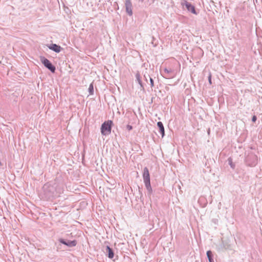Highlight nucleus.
<instances>
[{
  "label": "nucleus",
  "mask_w": 262,
  "mask_h": 262,
  "mask_svg": "<svg viewBox=\"0 0 262 262\" xmlns=\"http://www.w3.org/2000/svg\"><path fill=\"white\" fill-rule=\"evenodd\" d=\"M157 126L159 129V132L163 138L165 136V130L163 124L162 122L159 121L157 122Z\"/></svg>",
  "instance_id": "13"
},
{
  "label": "nucleus",
  "mask_w": 262,
  "mask_h": 262,
  "mask_svg": "<svg viewBox=\"0 0 262 262\" xmlns=\"http://www.w3.org/2000/svg\"><path fill=\"white\" fill-rule=\"evenodd\" d=\"M207 256L209 262H214L213 260V255L211 250H208L207 251Z\"/></svg>",
  "instance_id": "15"
},
{
  "label": "nucleus",
  "mask_w": 262,
  "mask_h": 262,
  "mask_svg": "<svg viewBox=\"0 0 262 262\" xmlns=\"http://www.w3.org/2000/svg\"><path fill=\"white\" fill-rule=\"evenodd\" d=\"M149 81H150V85L151 88H152L154 86V79L152 78H149Z\"/></svg>",
  "instance_id": "19"
},
{
  "label": "nucleus",
  "mask_w": 262,
  "mask_h": 262,
  "mask_svg": "<svg viewBox=\"0 0 262 262\" xmlns=\"http://www.w3.org/2000/svg\"><path fill=\"white\" fill-rule=\"evenodd\" d=\"M223 247L225 249H227L229 248V245H225L224 241H223Z\"/></svg>",
  "instance_id": "24"
},
{
  "label": "nucleus",
  "mask_w": 262,
  "mask_h": 262,
  "mask_svg": "<svg viewBox=\"0 0 262 262\" xmlns=\"http://www.w3.org/2000/svg\"><path fill=\"white\" fill-rule=\"evenodd\" d=\"M53 185L55 186L56 198L59 197L64 191L63 184L62 183H57L55 182L53 183Z\"/></svg>",
  "instance_id": "7"
},
{
  "label": "nucleus",
  "mask_w": 262,
  "mask_h": 262,
  "mask_svg": "<svg viewBox=\"0 0 262 262\" xmlns=\"http://www.w3.org/2000/svg\"><path fill=\"white\" fill-rule=\"evenodd\" d=\"M246 162L249 166L253 167L258 162V157L256 155L251 153L246 158Z\"/></svg>",
  "instance_id": "4"
},
{
  "label": "nucleus",
  "mask_w": 262,
  "mask_h": 262,
  "mask_svg": "<svg viewBox=\"0 0 262 262\" xmlns=\"http://www.w3.org/2000/svg\"><path fill=\"white\" fill-rule=\"evenodd\" d=\"M88 91L90 95H93L94 94V86L93 83L90 84Z\"/></svg>",
  "instance_id": "16"
},
{
  "label": "nucleus",
  "mask_w": 262,
  "mask_h": 262,
  "mask_svg": "<svg viewBox=\"0 0 262 262\" xmlns=\"http://www.w3.org/2000/svg\"><path fill=\"white\" fill-rule=\"evenodd\" d=\"M139 1H141V2H143L144 0H139Z\"/></svg>",
  "instance_id": "28"
},
{
  "label": "nucleus",
  "mask_w": 262,
  "mask_h": 262,
  "mask_svg": "<svg viewBox=\"0 0 262 262\" xmlns=\"http://www.w3.org/2000/svg\"><path fill=\"white\" fill-rule=\"evenodd\" d=\"M47 47L49 49L54 51L56 53H59L62 50V48L59 45L55 43L50 44V45H48Z\"/></svg>",
  "instance_id": "10"
},
{
  "label": "nucleus",
  "mask_w": 262,
  "mask_h": 262,
  "mask_svg": "<svg viewBox=\"0 0 262 262\" xmlns=\"http://www.w3.org/2000/svg\"><path fill=\"white\" fill-rule=\"evenodd\" d=\"M106 255L110 259H113L114 257V251L113 249L107 245L105 246V249L104 251Z\"/></svg>",
  "instance_id": "8"
},
{
  "label": "nucleus",
  "mask_w": 262,
  "mask_h": 262,
  "mask_svg": "<svg viewBox=\"0 0 262 262\" xmlns=\"http://www.w3.org/2000/svg\"><path fill=\"white\" fill-rule=\"evenodd\" d=\"M181 5L183 8L185 7L188 11L191 12L192 13L195 15L198 14L194 6L187 1H184L182 2L181 3Z\"/></svg>",
  "instance_id": "6"
},
{
  "label": "nucleus",
  "mask_w": 262,
  "mask_h": 262,
  "mask_svg": "<svg viewBox=\"0 0 262 262\" xmlns=\"http://www.w3.org/2000/svg\"><path fill=\"white\" fill-rule=\"evenodd\" d=\"M126 128L128 130H131L132 129H133V126L130 125H127L126 126Z\"/></svg>",
  "instance_id": "23"
},
{
  "label": "nucleus",
  "mask_w": 262,
  "mask_h": 262,
  "mask_svg": "<svg viewBox=\"0 0 262 262\" xmlns=\"http://www.w3.org/2000/svg\"><path fill=\"white\" fill-rule=\"evenodd\" d=\"M143 179L144 182L150 181V174L147 167H145L143 169Z\"/></svg>",
  "instance_id": "11"
},
{
  "label": "nucleus",
  "mask_w": 262,
  "mask_h": 262,
  "mask_svg": "<svg viewBox=\"0 0 262 262\" xmlns=\"http://www.w3.org/2000/svg\"><path fill=\"white\" fill-rule=\"evenodd\" d=\"M164 72L166 73H170L172 72L171 70L170 69H168L167 68H165L164 70Z\"/></svg>",
  "instance_id": "21"
},
{
  "label": "nucleus",
  "mask_w": 262,
  "mask_h": 262,
  "mask_svg": "<svg viewBox=\"0 0 262 262\" xmlns=\"http://www.w3.org/2000/svg\"><path fill=\"white\" fill-rule=\"evenodd\" d=\"M113 121L108 120L103 122L101 127V133L103 136L108 135L111 133Z\"/></svg>",
  "instance_id": "2"
},
{
  "label": "nucleus",
  "mask_w": 262,
  "mask_h": 262,
  "mask_svg": "<svg viewBox=\"0 0 262 262\" xmlns=\"http://www.w3.org/2000/svg\"><path fill=\"white\" fill-rule=\"evenodd\" d=\"M145 187L147 190L148 195H150L152 193V189L150 185V181L144 182Z\"/></svg>",
  "instance_id": "14"
},
{
  "label": "nucleus",
  "mask_w": 262,
  "mask_h": 262,
  "mask_svg": "<svg viewBox=\"0 0 262 262\" xmlns=\"http://www.w3.org/2000/svg\"><path fill=\"white\" fill-rule=\"evenodd\" d=\"M150 78V75L148 74H145L144 75V80L146 82H148V79Z\"/></svg>",
  "instance_id": "18"
},
{
  "label": "nucleus",
  "mask_w": 262,
  "mask_h": 262,
  "mask_svg": "<svg viewBox=\"0 0 262 262\" xmlns=\"http://www.w3.org/2000/svg\"><path fill=\"white\" fill-rule=\"evenodd\" d=\"M43 195L47 200H52L56 198V188L53 183L45 184L43 187Z\"/></svg>",
  "instance_id": "1"
},
{
  "label": "nucleus",
  "mask_w": 262,
  "mask_h": 262,
  "mask_svg": "<svg viewBox=\"0 0 262 262\" xmlns=\"http://www.w3.org/2000/svg\"><path fill=\"white\" fill-rule=\"evenodd\" d=\"M208 81L210 83V84H212V81H211V73L209 74L208 77Z\"/></svg>",
  "instance_id": "20"
},
{
  "label": "nucleus",
  "mask_w": 262,
  "mask_h": 262,
  "mask_svg": "<svg viewBox=\"0 0 262 262\" xmlns=\"http://www.w3.org/2000/svg\"><path fill=\"white\" fill-rule=\"evenodd\" d=\"M3 163L0 161V166H3Z\"/></svg>",
  "instance_id": "26"
},
{
  "label": "nucleus",
  "mask_w": 262,
  "mask_h": 262,
  "mask_svg": "<svg viewBox=\"0 0 262 262\" xmlns=\"http://www.w3.org/2000/svg\"><path fill=\"white\" fill-rule=\"evenodd\" d=\"M209 133H210V129H209L208 130V133L209 134Z\"/></svg>",
  "instance_id": "27"
},
{
  "label": "nucleus",
  "mask_w": 262,
  "mask_h": 262,
  "mask_svg": "<svg viewBox=\"0 0 262 262\" xmlns=\"http://www.w3.org/2000/svg\"><path fill=\"white\" fill-rule=\"evenodd\" d=\"M58 241L60 243L63 244L69 248L75 247L77 244V241L75 239L70 241L67 239L60 238L58 239Z\"/></svg>",
  "instance_id": "5"
},
{
  "label": "nucleus",
  "mask_w": 262,
  "mask_h": 262,
  "mask_svg": "<svg viewBox=\"0 0 262 262\" xmlns=\"http://www.w3.org/2000/svg\"><path fill=\"white\" fill-rule=\"evenodd\" d=\"M257 120V117L255 115H254L252 117V121L253 122H255Z\"/></svg>",
  "instance_id": "22"
},
{
  "label": "nucleus",
  "mask_w": 262,
  "mask_h": 262,
  "mask_svg": "<svg viewBox=\"0 0 262 262\" xmlns=\"http://www.w3.org/2000/svg\"><path fill=\"white\" fill-rule=\"evenodd\" d=\"M229 164L231 166V168H234L235 165L232 162V160L231 158H228V159Z\"/></svg>",
  "instance_id": "17"
},
{
  "label": "nucleus",
  "mask_w": 262,
  "mask_h": 262,
  "mask_svg": "<svg viewBox=\"0 0 262 262\" xmlns=\"http://www.w3.org/2000/svg\"><path fill=\"white\" fill-rule=\"evenodd\" d=\"M126 11L129 16L133 15L132 4L130 0H125Z\"/></svg>",
  "instance_id": "9"
},
{
  "label": "nucleus",
  "mask_w": 262,
  "mask_h": 262,
  "mask_svg": "<svg viewBox=\"0 0 262 262\" xmlns=\"http://www.w3.org/2000/svg\"><path fill=\"white\" fill-rule=\"evenodd\" d=\"M39 58L41 62L47 69L49 70L52 73L55 72V66H54L49 59L42 56H40Z\"/></svg>",
  "instance_id": "3"
},
{
  "label": "nucleus",
  "mask_w": 262,
  "mask_h": 262,
  "mask_svg": "<svg viewBox=\"0 0 262 262\" xmlns=\"http://www.w3.org/2000/svg\"><path fill=\"white\" fill-rule=\"evenodd\" d=\"M135 77L136 79V81L138 82V83L140 84L141 90H144V83L142 82L141 80V77L140 76V74L139 72H137V73L135 75Z\"/></svg>",
  "instance_id": "12"
},
{
  "label": "nucleus",
  "mask_w": 262,
  "mask_h": 262,
  "mask_svg": "<svg viewBox=\"0 0 262 262\" xmlns=\"http://www.w3.org/2000/svg\"><path fill=\"white\" fill-rule=\"evenodd\" d=\"M139 194H140V200H141V199L142 198V193L140 190H139Z\"/></svg>",
  "instance_id": "25"
}]
</instances>
